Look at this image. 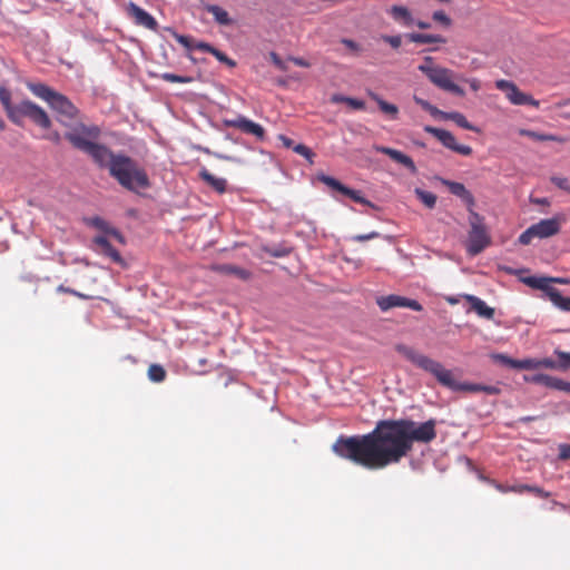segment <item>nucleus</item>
Instances as JSON below:
<instances>
[{"instance_id": "obj_33", "label": "nucleus", "mask_w": 570, "mask_h": 570, "mask_svg": "<svg viewBox=\"0 0 570 570\" xmlns=\"http://www.w3.org/2000/svg\"><path fill=\"white\" fill-rule=\"evenodd\" d=\"M148 377L156 383L163 382L166 379V371L159 364H151L148 368Z\"/></svg>"}, {"instance_id": "obj_1", "label": "nucleus", "mask_w": 570, "mask_h": 570, "mask_svg": "<svg viewBox=\"0 0 570 570\" xmlns=\"http://www.w3.org/2000/svg\"><path fill=\"white\" fill-rule=\"evenodd\" d=\"M436 421L417 423L410 419L381 420L366 434L341 435L332 445L340 458L367 470H382L400 463L415 442L428 444L436 438Z\"/></svg>"}, {"instance_id": "obj_59", "label": "nucleus", "mask_w": 570, "mask_h": 570, "mask_svg": "<svg viewBox=\"0 0 570 570\" xmlns=\"http://www.w3.org/2000/svg\"><path fill=\"white\" fill-rule=\"evenodd\" d=\"M414 101L415 104H417L420 107H422V109H424L425 111L428 110V108H430L431 104L428 101V100H424L417 96H414Z\"/></svg>"}, {"instance_id": "obj_5", "label": "nucleus", "mask_w": 570, "mask_h": 570, "mask_svg": "<svg viewBox=\"0 0 570 570\" xmlns=\"http://www.w3.org/2000/svg\"><path fill=\"white\" fill-rule=\"evenodd\" d=\"M27 87L33 95L49 104L51 109L57 112L58 121L70 127V130L75 127L72 124L77 119L79 110L66 96L41 82H29Z\"/></svg>"}, {"instance_id": "obj_40", "label": "nucleus", "mask_w": 570, "mask_h": 570, "mask_svg": "<svg viewBox=\"0 0 570 570\" xmlns=\"http://www.w3.org/2000/svg\"><path fill=\"white\" fill-rule=\"evenodd\" d=\"M434 21L442 23L445 27L451 26L452 21L444 11H435L432 14Z\"/></svg>"}, {"instance_id": "obj_22", "label": "nucleus", "mask_w": 570, "mask_h": 570, "mask_svg": "<svg viewBox=\"0 0 570 570\" xmlns=\"http://www.w3.org/2000/svg\"><path fill=\"white\" fill-rule=\"evenodd\" d=\"M212 271L219 274L233 275L243 281H247L252 276V273L248 269L232 264H216L212 266Z\"/></svg>"}, {"instance_id": "obj_45", "label": "nucleus", "mask_w": 570, "mask_h": 570, "mask_svg": "<svg viewBox=\"0 0 570 570\" xmlns=\"http://www.w3.org/2000/svg\"><path fill=\"white\" fill-rule=\"evenodd\" d=\"M380 237V234L377 232H371L368 234H358L353 236L351 239L357 243H362L365 240L374 239Z\"/></svg>"}, {"instance_id": "obj_63", "label": "nucleus", "mask_w": 570, "mask_h": 570, "mask_svg": "<svg viewBox=\"0 0 570 570\" xmlns=\"http://www.w3.org/2000/svg\"><path fill=\"white\" fill-rule=\"evenodd\" d=\"M414 23L420 28V29H429L431 26L430 23L428 22H424V21H414Z\"/></svg>"}, {"instance_id": "obj_12", "label": "nucleus", "mask_w": 570, "mask_h": 570, "mask_svg": "<svg viewBox=\"0 0 570 570\" xmlns=\"http://www.w3.org/2000/svg\"><path fill=\"white\" fill-rule=\"evenodd\" d=\"M548 279H535L534 277H524L522 282L534 288L544 292L549 299L561 311L570 312V297H563L553 286H548Z\"/></svg>"}, {"instance_id": "obj_38", "label": "nucleus", "mask_w": 570, "mask_h": 570, "mask_svg": "<svg viewBox=\"0 0 570 570\" xmlns=\"http://www.w3.org/2000/svg\"><path fill=\"white\" fill-rule=\"evenodd\" d=\"M551 183L554 184L558 188L570 193V183L567 177L552 176Z\"/></svg>"}, {"instance_id": "obj_61", "label": "nucleus", "mask_w": 570, "mask_h": 570, "mask_svg": "<svg viewBox=\"0 0 570 570\" xmlns=\"http://www.w3.org/2000/svg\"><path fill=\"white\" fill-rule=\"evenodd\" d=\"M445 301L450 304V305H455L458 304L460 301L458 297H454V296H446L445 297Z\"/></svg>"}, {"instance_id": "obj_51", "label": "nucleus", "mask_w": 570, "mask_h": 570, "mask_svg": "<svg viewBox=\"0 0 570 570\" xmlns=\"http://www.w3.org/2000/svg\"><path fill=\"white\" fill-rule=\"evenodd\" d=\"M559 459L562 461L570 460V444L559 446Z\"/></svg>"}, {"instance_id": "obj_2", "label": "nucleus", "mask_w": 570, "mask_h": 570, "mask_svg": "<svg viewBox=\"0 0 570 570\" xmlns=\"http://www.w3.org/2000/svg\"><path fill=\"white\" fill-rule=\"evenodd\" d=\"M395 350L417 367L433 374L440 384L454 392H481V384L456 381L453 373L450 370L444 368L440 362L416 352L407 345L397 344Z\"/></svg>"}, {"instance_id": "obj_9", "label": "nucleus", "mask_w": 570, "mask_h": 570, "mask_svg": "<svg viewBox=\"0 0 570 570\" xmlns=\"http://www.w3.org/2000/svg\"><path fill=\"white\" fill-rule=\"evenodd\" d=\"M492 360L502 365H505L511 368H517V370H538V368L559 370L558 361H554L549 357L514 360L505 354L499 353V354H493Z\"/></svg>"}, {"instance_id": "obj_57", "label": "nucleus", "mask_w": 570, "mask_h": 570, "mask_svg": "<svg viewBox=\"0 0 570 570\" xmlns=\"http://www.w3.org/2000/svg\"><path fill=\"white\" fill-rule=\"evenodd\" d=\"M288 59L298 67L308 68L311 66L307 60L301 57H289Z\"/></svg>"}, {"instance_id": "obj_8", "label": "nucleus", "mask_w": 570, "mask_h": 570, "mask_svg": "<svg viewBox=\"0 0 570 570\" xmlns=\"http://www.w3.org/2000/svg\"><path fill=\"white\" fill-rule=\"evenodd\" d=\"M566 222L563 215H556L552 218L542 219L537 224L531 225L519 237L522 245H529L534 237L548 238L557 235L561 225Z\"/></svg>"}, {"instance_id": "obj_25", "label": "nucleus", "mask_w": 570, "mask_h": 570, "mask_svg": "<svg viewBox=\"0 0 570 570\" xmlns=\"http://www.w3.org/2000/svg\"><path fill=\"white\" fill-rule=\"evenodd\" d=\"M199 177L218 194L226 191L227 180L225 178L214 176L206 168L200 169Z\"/></svg>"}, {"instance_id": "obj_28", "label": "nucleus", "mask_w": 570, "mask_h": 570, "mask_svg": "<svg viewBox=\"0 0 570 570\" xmlns=\"http://www.w3.org/2000/svg\"><path fill=\"white\" fill-rule=\"evenodd\" d=\"M368 96L371 97V99H373L377 104L380 110L383 114L390 116L391 119L397 118L399 108L396 105L385 101L377 94L372 92V91L368 92Z\"/></svg>"}, {"instance_id": "obj_10", "label": "nucleus", "mask_w": 570, "mask_h": 570, "mask_svg": "<svg viewBox=\"0 0 570 570\" xmlns=\"http://www.w3.org/2000/svg\"><path fill=\"white\" fill-rule=\"evenodd\" d=\"M428 79L442 90L449 91L456 96H464V90L453 82V71L451 69L439 67L438 69L422 68Z\"/></svg>"}, {"instance_id": "obj_50", "label": "nucleus", "mask_w": 570, "mask_h": 570, "mask_svg": "<svg viewBox=\"0 0 570 570\" xmlns=\"http://www.w3.org/2000/svg\"><path fill=\"white\" fill-rule=\"evenodd\" d=\"M481 392L489 394V395H498L501 393V389L497 385L481 384Z\"/></svg>"}, {"instance_id": "obj_56", "label": "nucleus", "mask_w": 570, "mask_h": 570, "mask_svg": "<svg viewBox=\"0 0 570 570\" xmlns=\"http://www.w3.org/2000/svg\"><path fill=\"white\" fill-rule=\"evenodd\" d=\"M529 487L530 484H515V485H510V492H514V493H524V492H528L529 491Z\"/></svg>"}, {"instance_id": "obj_46", "label": "nucleus", "mask_w": 570, "mask_h": 570, "mask_svg": "<svg viewBox=\"0 0 570 570\" xmlns=\"http://www.w3.org/2000/svg\"><path fill=\"white\" fill-rule=\"evenodd\" d=\"M484 481H487L489 484H491L495 490H498L501 493H508L510 492V485H504L502 483H499L498 481L489 478H484Z\"/></svg>"}, {"instance_id": "obj_21", "label": "nucleus", "mask_w": 570, "mask_h": 570, "mask_svg": "<svg viewBox=\"0 0 570 570\" xmlns=\"http://www.w3.org/2000/svg\"><path fill=\"white\" fill-rule=\"evenodd\" d=\"M466 302L470 303L471 305V308L481 317H484L487 320H492L493 316H494V308L488 306L485 304L484 301H482L481 298L474 296V295H470V294H464L462 296Z\"/></svg>"}, {"instance_id": "obj_30", "label": "nucleus", "mask_w": 570, "mask_h": 570, "mask_svg": "<svg viewBox=\"0 0 570 570\" xmlns=\"http://www.w3.org/2000/svg\"><path fill=\"white\" fill-rule=\"evenodd\" d=\"M519 134L521 136H525V137H529V138H531L533 140H538V141H557V142L566 141V139L560 136H556V135H551V134H540V132L529 130V129H521L519 131Z\"/></svg>"}, {"instance_id": "obj_49", "label": "nucleus", "mask_w": 570, "mask_h": 570, "mask_svg": "<svg viewBox=\"0 0 570 570\" xmlns=\"http://www.w3.org/2000/svg\"><path fill=\"white\" fill-rule=\"evenodd\" d=\"M432 117L434 118H440L442 120H445L446 119V115L448 112L446 111H442L440 110L439 108H436L435 106L431 105L430 108H428L426 110Z\"/></svg>"}, {"instance_id": "obj_20", "label": "nucleus", "mask_w": 570, "mask_h": 570, "mask_svg": "<svg viewBox=\"0 0 570 570\" xmlns=\"http://www.w3.org/2000/svg\"><path fill=\"white\" fill-rule=\"evenodd\" d=\"M374 149L377 153L389 156L395 163L404 166L405 168H407L410 170L411 174H416L417 168H416L413 159L410 156L403 154L400 150L393 149L391 147H385V146H374Z\"/></svg>"}, {"instance_id": "obj_47", "label": "nucleus", "mask_w": 570, "mask_h": 570, "mask_svg": "<svg viewBox=\"0 0 570 570\" xmlns=\"http://www.w3.org/2000/svg\"><path fill=\"white\" fill-rule=\"evenodd\" d=\"M341 43H343L346 48H348L351 51L358 53L362 50V47L354 40L343 38L341 40Z\"/></svg>"}, {"instance_id": "obj_15", "label": "nucleus", "mask_w": 570, "mask_h": 570, "mask_svg": "<svg viewBox=\"0 0 570 570\" xmlns=\"http://www.w3.org/2000/svg\"><path fill=\"white\" fill-rule=\"evenodd\" d=\"M318 179L325 184L326 186H328L330 188H332L333 190H336L347 197H350L351 199H353L355 203H358V204H362V205H367V206H371V207H374V205L367 200L366 198H364L362 195H361V191L358 190H355V189H352L345 185H343L341 181H338L337 179L331 177V176H326V175H321L318 176Z\"/></svg>"}, {"instance_id": "obj_17", "label": "nucleus", "mask_w": 570, "mask_h": 570, "mask_svg": "<svg viewBox=\"0 0 570 570\" xmlns=\"http://www.w3.org/2000/svg\"><path fill=\"white\" fill-rule=\"evenodd\" d=\"M525 381L528 382H531V383H534V384H540V385H543L546 387H549V389H552V390H558V391H562V392H566V393H569L570 394V382H567L562 379H559V377H556V376H551V375H548V374H534L532 376H525L524 377Z\"/></svg>"}, {"instance_id": "obj_36", "label": "nucleus", "mask_w": 570, "mask_h": 570, "mask_svg": "<svg viewBox=\"0 0 570 570\" xmlns=\"http://www.w3.org/2000/svg\"><path fill=\"white\" fill-rule=\"evenodd\" d=\"M0 101L9 116V110L14 106L11 105V92L6 87H0Z\"/></svg>"}, {"instance_id": "obj_55", "label": "nucleus", "mask_w": 570, "mask_h": 570, "mask_svg": "<svg viewBox=\"0 0 570 570\" xmlns=\"http://www.w3.org/2000/svg\"><path fill=\"white\" fill-rule=\"evenodd\" d=\"M535 279H548V286H551L552 283H558V284H569V281L566 279V278H560V277H537V276H533Z\"/></svg>"}, {"instance_id": "obj_3", "label": "nucleus", "mask_w": 570, "mask_h": 570, "mask_svg": "<svg viewBox=\"0 0 570 570\" xmlns=\"http://www.w3.org/2000/svg\"><path fill=\"white\" fill-rule=\"evenodd\" d=\"M100 136V129L96 125L87 126L82 122L76 124L75 127L66 132V139L77 149L88 154L99 166H108L112 164L117 157L106 146L95 142Z\"/></svg>"}, {"instance_id": "obj_62", "label": "nucleus", "mask_w": 570, "mask_h": 570, "mask_svg": "<svg viewBox=\"0 0 570 570\" xmlns=\"http://www.w3.org/2000/svg\"><path fill=\"white\" fill-rule=\"evenodd\" d=\"M532 203L538 205H549V200L547 198H535L532 199Z\"/></svg>"}, {"instance_id": "obj_60", "label": "nucleus", "mask_w": 570, "mask_h": 570, "mask_svg": "<svg viewBox=\"0 0 570 570\" xmlns=\"http://www.w3.org/2000/svg\"><path fill=\"white\" fill-rule=\"evenodd\" d=\"M468 83L470 85V88L473 90V91H479L480 88H481V82L480 80L475 79V78H472V79H469L468 80Z\"/></svg>"}, {"instance_id": "obj_41", "label": "nucleus", "mask_w": 570, "mask_h": 570, "mask_svg": "<svg viewBox=\"0 0 570 570\" xmlns=\"http://www.w3.org/2000/svg\"><path fill=\"white\" fill-rule=\"evenodd\" d=\"M382 40L389 43L392 48L397 49L401 47L402 38L400 35L397 36H383Z\"/></svg>"}, {"instance_id": "obj_29", "label": "nucleus", "mask_w": 570, "mask_h": 570, "mask_svg": "<svg viewBox=\"0 0 570 570\" xmlns=\"http://www.w3.org/2000/svg\"><path fill=\"white\" fill-rule=\"evenodd\" d=\"M406 38L409 41L414 43H445L446 39L440 35L429 33H407Z\"/></svg>"}, {"instance_id": "obj_39", "label": "nucleus", "mask_w": 570, "mask_h": 570, "mask_svg": "<svg viewBox=\"0 0 570 570\" xmlns=\"http://www.w3.org/2000/svg\"><path fill=\"white\" fill-rule=\"evenodd\" d=\"M294 151L313 163L314 153L307 146L298 144L294 147Z\"/></svg>"}, {"instance_id": "obj_43", "label": "nucleus", "mask_w": 570, "mask_h": 570, "mask_svg": "<svg viewBox=\"0 0 570 570\" xmlns=\"http://www.w3.org/2000/svg\"><path fill=\"white\" fill-rule=\"evenodd\" d=\"M175 39L187 49H194V41L190 37L175 33Z\"/></svg>"}, {"instance_id": "obj_13", "label": "nucleus", "mask_w": 570, "mask_h": 570, "mask_svg": "<svg viewBox=\"0 0 570 570\" xmlns=\"http://www.w3.org/2000/svg\"><path fill=\"white\" fill-rule=\"evenodd\" d=\"M424 131L433 135L444 147L462 156H470L472 148L468 145L459 144L452 132L432 126H425Z\"/></svg>"}, {"instance_id": "obj_58", "label": "nucleus", "mask_w": 570, "mask_h": 570, "mask_svg": "<svg viewBox=\"0 0 570 570\" xmlns=\"http://www.w3.org/2000/svg\"><path fill=\"white\" fill-rule=\"evenodd\" d=\"M214 155H215L216 158L222 159V160L232 161V163H238V164L242 163V160L239 158H236L234 156L223 155V154H214Z\"/></svg>"}, {"instance_id": "obj_4", "label": "nucleus", "mask_w": 570, "mask_h": 570, "mask_svg": "<svg viewBox=\"0 0 570 570\" xmlns=\"http://www.w3.org/2000/svg\"><path fill=\"white\" fill-rule=\"evenodd\" d=\"M110 176L124 188L138 193L150 187L146 170L136 160L124 154H117L110 165Z\"/></svg>"}, {"instance_id": "obj_34", "label": "nucleus", "mask_w": 570, "mask_h": 570, "mask_svg": "<svg viewBox=\"0 0 570 570\" xmlns=\"http://www.w3.org/2000/svg\"><path fill=\"white\" fill-rule=\"evenodd\" d=\"M160 78L167 82L189 83L193 81L191 77L178 76V75L170 73V72L161 73Z\"/></svg>"}, {"instance_id": "obj_64", "label": "nucleus", "mask_w": 570, "mask_h": 570, "mask_svg": "<svg viewBox=\"0 0 570 570\" xmlns=\"http://www.w3.org/2000/svg\"><path fill=\"white\" fill-rule=\"evenodd\" d=\"M271 254H272L273 256H275V257H282V256H286V255H288V250H282V252H281V250H277V252H272Z\"/></svg>"}, {"instance_id": "obj_6", "label": "nucleus", "mask_w": 570, "mask_h": 570, "mask_svg": "<svg viewBox=\"0 0 570 570\" xmlns=\"http://www.w3.org/2000/svg\"><path fill=\"white\" fill-rule=\"evenodd\" d=\"M469 224L470 230L466 250L470 255L475 256L490 245L491 239L487 232L483 217L475 210L469 213Z\"/></svg>"}, {"instance_id": "obj_42", "label": "nucleus", "mask_w": 570, "mask_h": 570, "mask_svg": "<svg viewBox=\"0 0 570 570\" xmlns=\"http://www.w3.org/2000/svg\"><path fill=\"white\" fill-rule=\"evenodd\" d=\"M344 104L348 105L351 108L355 110H363L365 108V102L363 100L347 97V99H344Z\"/></svg>"}, {"instance_id": "obj_35", "label": "nucleus", "mask_w": 570, "mask_h": 570, "mask_svg": "<svg viewBox=\"0 0 570 570\" xmlns=\"http://www.w3.org/2000/svg\"><path fill=\"white\" fill-rule=\"evenodd\" d=\"M554 354L558 357L559 370H562V371L568 370L570 367V353L563 352L560 350H556Z\"/></svg>"}, {"instance_id": "obj_32", "label": "nucleus", "mask_w": 570, "mask_h": 570, "mask_svg": "<svg viewBox=\"0 0 570 570\" xmlns=\"http://www.w3.org/2000/svg\"><path fill=\"white\" fill-rule=\"evenodd\" d=\"M414 194L428 208L432 209L435 207L438 199L435 194L423 190L421 188H415Z\"/></svg>"}, {"instance_id": "obj_7", "label": "nucleus", "mask_w": 570, "mask_h": 570, "mask_svg": "<svg viewBox=\"0 0 570 570\" xmlns=\"http://www.w3.org/2000/svg\"><path fill=\"white\" fill-rule=\"evenodd\" d=\"M8 117L17 125L21 124L22 118L28 117L43 129H48L51 126V121L47 112L40 106L30 100H23L20 104L14 105V107L9 110Z\"/></svg>"}, {"instance_id": "obj_23", "label": "nucleus", "mask_w": 570, "mask_h": 570, "mask_svg": "<svg viewBox=\"0 0 570 570\" xmlns=\"http://www.w3.org/2000/svg\"><path fill=\"white\" fill-rule=\"evenodd\" d=\"M89 224L96 227L97 229L104 232L106 235L111 236L118 243L125 244V237L122 236V234L116 228L110 227L109 224L101 217L96 216L90 218Z\"/></svg>"}, {"instance_id": "obj_53", "label": "nucleus", "mask_w": 570, "mask_h": 570, "mask_svg": "<svg viewBox=\"0 0 570 570\" xmlns=\"http://www.w3.org/2000/svg\"><path fill=\"white\" fill-rule=\"evenodd\" d=\"M422 68L438 69L439 66H434V59L430 56L425 57L423 63H421L417 69L422 72Z\"/></svg>"}, {"instance_id": "obj_26", "label": "nucleus", "mask_w": 570, "mask_h": 570, "mask_svg": "<svg viewBox=\"0 0 570 570\" xmlns=\"http://www.w3.org/2000/svg\"><path fill=\"white\" fill-rule=\"evenodd\" d=\"M94 243L101 249V253L110 257L115 263H121L120 253L110 244L106 236H96Z\"/></svg>"}, {"instance_id": "obj_14", "label": "nucleus", "mask_w": 570, "mask_h": 570, "mask_svg": "<svg viewBox=\"0 0 570 570\" xmlns=\"http://www.w3.org/2000/svg\"><path fill=\"white\" fill-rule=\"evenodd\" d=\"M376 304L383 312L394 307H405L416 312L423 309V306L417 301L395 294L379 297Z\"/></svg>"}, {"instance_id": "obj_31", "label": "nucleus", "mask_w": 570, "mask_h": 570, "mask_svg": "<svg viewBox=\"0 0 570 570\" xmlns=\"http://www.w3.org/2000/svg\"><path fill=\"white\" fill-rule=\"evenodd\" d=\"M445 120H452L459 127H461L463 129H468V130H472V131H476L478 130L473 125H471L468 121V119L465 118V116L463 114L458 112V111L448 112Z\"/></svg>"}, {"instance_id": "obj_24", "label": "nucleus", "mask_w": 570, "mask_h": 570, "mask_svg": "<svg viewBox=\"0 0 570 570\" xmlns=\"http://www.w3.org/2000/svg\"><path fill=\"white\" fill-rule=\"evenodd\" d=\"M389 13L394 21L405 27H411L414 24V19L411 11L404 6H392L389 10Z\"/></svg>"}, {"instance_id": "obj_11", "label": "nucleus", "mask_w": 570, "mask_h": 570, "mask_svg": "<svg viewBox=\"0 0 570 570\" xmlns=\"http://www.w3.org/2000/svg\"><path fill=\"white\" fill-rule=\"evenodd\" d=\"M495 87L505 94L507 99L515 106L529 105L539 108V100L534 99L531 95L522 92L514 82L500 79L495 81Z\"/></svg>"}, {"instance_id": "obj_54", "label": "nucleus", "mask_w": 570, "mask_h": 570, "mask_svg": "<svg viewBox=\"0 0 570 570\" xmlns=\"http://www.w3.org/2000/svg\"><path fill=\"white\" fill-rule=\"evenodd\" d=\"M58 292L60 293H68V294H71V295H75L79 298H88L86 295L75 291V289H71V288H68V287H65L63 285H59L58 288H57Z\"/></svg>"}, {"instance_id": "obj_44", "label": "nucleus", "mask_w": 570, "mask_h": 570, "mask_svg": "<svg viewBox=\"0 0 570 570\" xmlns=\"http://www.w3.org/2000/svg\"><path fill=\"white\" fill-rule=\"evenodd\" d=\"M529 493H532L539 498L548 499L550 498L551 493L546 491L543 488L537 487V485H530L529 487Z\"/></svg>"}, {"instance_id": "obj_27", "label": "nucleus", "mask_w": 570, "mask_h": 570, "mask_svg": "<svg viewBox=\"0 0 570 570\" xmlns=\"http://www.w3.org/2000/svg\"><path fill=\"white\" fill-rule=\"evenodd\" d=\"M205 10L214 17L217 23L222 26H230L234 22L228 12L217 4H207Z\"/></svg>"}, {"instance_id": "obj_48", "label": "nucleus", "mask_w": 570, "mask_h": 570, "mask_svg": "<svg viewBox=\"0 0 570 570\" xmlns=\"http://www.w3.org/2000/svg\"><path fill=\"white\" fill-rule=\"evenodd\" d=\"M269 57H271V60L272 62L282 71H286L287 70V66L285 65V62L279 58V56L276 53V52H271L269 53Z\"/></svg>"}, {"instance_id": "obj_18", "label": "nucleus", "mask_w": 570, "mask_h": 570, "mask_svg": "<svg viewBox=\"0 0 570 570\" xmlns=\"http://www.w3.org/2000/svg\"><path fill=\"white\" fill-rule=\"evenodd\" d=\"M440 180H441V184L443 186H445L452 195L461 198L462 202H464V204L468 207L469 213H471V210H474V206H475L474 196L472 195V193L470 190H468L465 188V186L462 183H458V181H453V180H449V179H444V178H441Z\"/></svg>"}, {"instance_id": "obj_19", "label": "nucleus", "mask_w": 570, "mask_h": 570, "mask_svg": "<svg viewBox=\"0 0 570 570\" xmlns=\"http://www.w3.org/2000/svg\"><path fill=\"white\" fill-rule=\"evenodd\" d=\"M127 13L138 26H142L150 30H155L157 27V22L154 17L134 2L128 3Z\"/></svg>"}, {"instance_id": "obj_52", "label": "nucleus", "mask_w": 570, "mask_h": 570, "mask_svg": "<svg viewBox=\"0 0 570 570\" xmlns=\"http://www.w3.org/2000/svg\"><path fill=\"white\" fill-rule=\"evenodd\" d=\"M214 48L215 47H213L210 43L204 42V41H198V42L194 43V49H197V50H200L204 52H208V53H212Z\"/></svg>"}, {"instance_id": "obj_16", "label": "nucleus", "mask_w": 570, "mask_h": 570, "mask_svg": "<svg viewBox=\"0 0 570 570\" xmlns=\"http://www.w3.org/2000/svg\"><path fill=\"white\" fill-rule=\"evenodd\" d=\"M226 125L228 127L239 129L245 134L253 135L258 140H263L265 138V129L259 124H256L243 116H238L235 119L227 120Z\"/></svg>"}, {"instance_id": "obj_37", "label": "nucleus", "mask_w": 570, "mask_h": 570, "mask_svg": "<svg viewBox=\"0 0 570 570\" xmlns=\"http://www.w3.org/2000/svg\"><path fill=\"white\" fill-rule=\"evenodd\" d=\"M210 55H213L218 61L226 63L230 68H234L236 66V62L233 59L227 57L224 52H222L217 48H214V50L212 51Z\"/></svg>"}]
</instances>
